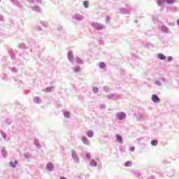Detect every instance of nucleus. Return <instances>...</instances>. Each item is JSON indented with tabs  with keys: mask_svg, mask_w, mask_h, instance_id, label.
<instances>
[{
	"mask_svg": "<svg viewBox=\"0 0 179 179\" xmlns=\"http://www.w3.org/2000/svg\"><path fill=\"white\" fill-rule=\"evenodd\" d=\"M177 0H158L157 5L158 6H162V5L167 4V5H173V3H176Z\"/></svg>",
	"mask_w": 179,
	"mask_h": 179,
	"instance_id": "f257e3e1",
	"label": "nucleus"
},
{
	"mask_svg": "<svg viewBox=\"0 0 179 179\" xmlns=\"http://www.w3.org/2000/svg\"><path fill=\"white\" fill-rule=\"evenodd\" d=\"M90 24L94 29H95V30H97L98 31H100V30L106 29V26L99 22H91Z\"/></svg>",
	"mask_w": 179,
	"mask_h": 179,
	"instance_id": "f03ea898",
	"label": "nucleus"
},
{
	"mask_svg": "<svg viewBox=\"0 0 179 179\" xmlns=\"http://www.w3.org/2000/svg\"><path fill=\"white\" fill-rule=\"evenodd\" d=\"M132 12V8L129 7L128 8H120V13L121 15H131Z\"/></svg>",
	"mask_w": 179,
	"mask_h": 179,
	"instance_id": "7ed1b4c3",
	"label": "nucleus"
},
{
	"mask_svg": "<svg viewBox=\"0 0 179 179\" xmlns=\"http://www.w3.org/2000/svg\"><path fill=\"white\" fill-rule=\"evenodd\" d=\"M71 157L74 163L79 164V157H78V154L76 153V151L75 150H71Z\"/></svg>",
	"mask_w": 179,
	"mask_h": 179,
	"instance_id": "20e7f679",
	"label": "nucleus"
},
{
	"mask_svg": "<svg viewBox=\"0 0 179 179\" xmlns=\"http://www.w3.org/2000/svg\"><path fill=\"white\" fill-rule=\"evenodd\" d=\"M116 118L119 121H122L127 118V114L124 112H119L116 113Z\"/></svg>",
	"mask_w": 179,
	"mask_h": 179,
	"instance_id": "39448f33",
	"label": "nucleus"
},
{
	"mask_svg": "<svg viewBox=\"0 0 179 179\" xmlns=\"http://www.w3.org/2000/svg\"><path fill=\"white\" fill-rule=\"evenodd\" d=\"M67 58L71 64H73L75 59H73V52L72 51L68 52Z\"/></svg>",
	"mask_w": 179,
	"mask_h": 179,
	"instance_id": "423d86ee",
	"label": "nucleus"
},
{
	"mask_svg": "<svg viewBox=\"0 0 179 179\" xmlns=\"http://www.w3.org/2000/svg\"><path fill=\"white\" fill-rule=\"evenodd\" d=\"M72 17L73 19H75V20H78V22H81V20L85 19V16L78 13L74 15Z\"/></svg>",
	"mask_w": 179,
	"mask_h": 179,
	"instance_id": "0eeeda50",
	"label": "nucleus"
},
{
	"mask_svg": "<svg viewBox=\"0 0 179 179\" xmlns=\"http://www.w3.org/2000/svg\"><path fill=\"white\" fill-rule=\"evenodd\" d=\"M108 99L112 100H118L120 98V95L117 94H110L107 96Z\"/></svg>",
	"mask_w": 179,
	"mask_h": 179,
	"instance_id": "6e6552de",
	"label": "nucleus"
},
{
	"mask_svg": "<svg viewBox=\"0 0 179 179\" xmlns=\"http://www.w3.org/2000/svg\"><path fill=\"white\" fill-rule=\"evenodd\" d=\"M146 113L143 112L140 113L138 116H137V121H143V120H146Z\"/></svg>",
	"mask_w": 179,
	"mask_h": 179,
	"instance_id": "1a4fd4ad",
	"label": "nucleus"
},
{
	"mask_svg": "<svg viewBox=\"0 0 179 179\" xmlns=\"http://www.w3.org/2000/svg\"><path fill=\"white\" fill-rule=\"evenodd\" d=\"M151 99L153 101V103H159L160 102V99L156 94H152Z\"/></svg>",
	"mask_w": 179,
	"mask_h": 179,
	"instance_id": "9d476101",
	"label": "nucleus"
},
{
	"mask_svg": "<svg viewBox=\"0 0 179 179\" xmlns=\"http://www.w3.org/2000/svg\"><path fill=\"white\" fill-rule=\"evenodd\" d=\"M31 9H32L34 12H37L38 13H41V8H40L38 6H34L31 7Z\"/></svg>",
	"mask_w": 179,
	"mask_h": 179,
	"instance_id": "9b49d317",
	"label": "nucleus"
},
{
	"mask_svg": "<svg viewBox=\"0 0 179 179\" xmlns=\"http://www.w3.org/2000/svg\"><path fill=\"white\" fill-rule=\"evenodd\" d=\"M55 168L54 167V165L51 162H49L46 165V170H48L49 171H52Z\"/></svg>",
	"mask_w": 179,
	"mask_h": 179,
	"instance_id": "f8f14e48",
	"label": "nucleus"
},
{
	"mask_svg": "<svg viewBox=\"0 0 179 179\" xmlns=\"http://www.w3.org/2000/svg\"><path fill=\"white\" fill-rule=\"evenodd\" d=\"M161 31L163 33H166L169 34L170 33V29H169V27H167L166 25H162L161 27Z\"/></svg>",
	"mask_w": 179,
	"mask_h": 179,
	"instance_id": "ddd939ff",
	"label": "nucleus"
},
{
	"mask_svg": "<svg viewBox=\"0 0 179 179\" xmlns=\"http://www.w3.org/2000/svg\"><path fill=\"white\" fill-rule=\"evenodd\" d=\"M167 10H170V12H173V13H176L178 12V8L176 6L168 7Z\"/></svg>",
	"mask_w": 179,
	"mask_h": 179,
	"instance_id": "4468645a",
	"label": "nucleus"
},
{
	"mask_svg": "<svg viewBox=\"0 0 179 179\" xmlns=\"http://www.w3.org/2000/svg\"><path fill=\"white\" fill-rule=\"evenodd\" d=\"M8 54L10 56L11 59H15L16 56L15 55V52H13V49H9L8 50Z\"/></svg>",
	"mask_w": 179,
	"mask_h": 179,
	"instance_id": "2eb2a0df",
	"label": "nucleus"
},
{
	"mask_svg": "<svg viewBox=\"0 0 179 179\" xmlns=\"http://www.w3.org/2000/svg\"><path fill=\"white\" fill-rule=\"evenodd\" d=\"M76 64H78V65H83L84 62L83 60L82 59V58L77 57L76 58Z\"/></svg>",
	"mask_w": 179,
	"mask_h": 179,
	"instance_id": "dca6fc26",
	"label": "nucleus"
},
{
	"mask_svg": "<svg viewBox=\"0 0 179 179\" xmlns=\"http://www.w3.org/2000/svg\"><path fill=\"white\" fill-rule=\"evenodd\" d=\"M116 141L118 142V143H122L123 140H122V136L120 134H116Z\"/></svg>",
	"mask_w": 179,
	"mask_h": 179,
	"instance_id": "f3484780",
	"label": "nucleus"
},
{
	"mask_svg": "<svg viewBox=\"0 0 179 179\" xmlns=\"http://www.w3.org/2000/svg\"><path fill=\"white\" fill-rule=\"evenodd\" d=\"M90 166L91 167H97V162H96L95 159H92L90 163Z\"/></svg>",
	"mask_w": 179,
	"mask_h": 179,
	"instance_id": "a211bd4d",
	"label": "nucleus"
},
{
	"mask_svg": "<svg viewBox=\"0 0 179 179\" xmlns=\"http://www.w3.org/2000/svg\"><path fill=\"white\" fill-rule=\"evenodd\" d=\"M152 20L155 24L159 23V18L156 15H152Z\"/></svg>",
	"mask_w": 179,
	"mask_h": 179,
	"instance_id": "6ab92c4d",
	"label": "nucleus"
},
{
	"mask_svg": "<svg viewBox=\"0 0 179 179\" xmlns=\"http://www.w3.org/2000/svg\"><path fill=\"white\" fill-rule=\"evenodd\" d=\"M157 57L159 59H161V61H165L166 59V55L162 53L158 54Z\"/></svg>",
	"mask_w": 179,
	"mask_h": 179,
	"instance_id": "aec40b11",
	"label": "nucleus"
},
{
	"mask_svg": "<svg viewBox=\"0 0 179 179\" xmlns=\"http://www.w3.org/2000/svg\"><path fill=\"white\" fill-rule=\"evenodd\" d=\"M82 142H83V143L85 145H90V142H89V140H87V138L86 137H83L81 139Z\"/></svg>",
	"mask_w": 179,
	"mask_h": 179,
	"instance_id": "412c9836",
	"label": "nucleus"
},
{
	"mask_svg": "<svg viewBox=\"0 0 179 179\" xmlns=\"http://www.w3.org/2000/svg\"><path fill=\"white\" fill-rule=\"evenodd\" d=\"M17 165V161L10 162V167H12V169H15Z\"/></svg>",
	"mask_w": 179,
	"mask_h": 179,
	"instance_id": "4be33fe9",
	"label": "nucleus"
},
{
	"mask_svg": "<svg viewBox=\"0 0 179 179\" xmlns=\"http://www.w3.org/2000/svg\"><path fill=\"white\" fill-rule=\"evenodd\" d=\"M55 87L52 86V87H48L45 88V92L47 93H51V92H52L53 89H55Z\"/></svg>",
	"mask_w": 179,
	"mask_h": 179,
	"instance_id": "5701e85b",
	"label": "nucleus"
},
{
	"mask_svg": "<svg viewBox=\"0 0 179 179\" xmlns=\"http://www.w3.org/2000/svg\"><path fill=\"white\" fill-rule=\"evenodd\" d=\"M1 155L3 158L8 157V152H6V150H5V149L1 150Z\"/></svg>",
	"mask_w": 179,
	"mask_h": 179,
	"instance_id": "b1692460",
	"label": "nucleus"
},
{
	"mask_svg": "<svg viewBox=\"0 0 179 179\" xmlns=\"http://www.w3.org/2000/svg\"><path fill=\"white\" fill-rule=\"evenodd\" d=\"M24 157L27 160H29V159H31V154H30V152H27V153L24 154Z\"/></svg>",
	"mask_w": 179,
	"mask_h": 179,
	"instance_id": "393cba45",
	"label": "nucleus"
},
{
	"mask_svg": "<svg viewBox=\"0 0 179 179\" xmlns=\"http://www.w3.org/2000/svg\"><path fill=\"white\" fill-rule=\"evenodd\" d=\"M73 71L76 73H78L80 72V67L79 66H77L75 68H73Z\"/></svg>",
	"mask_w": 179,
	"mask_h": 179,
	"instance_id": "a878e982",
	"label": "nucleus"
},
{
	"mask_svg": "<svg viewBox=\"0 0 179 179\" xmlns=\"http://www.w3.org/2000/svg\"><path fill=\"white\" fill-rule=\"evenodd\" d=\"M94 135V133L93 132V131H89L87 132V136H88V138H93Z\"/></svg>",
	"mask_w": 179,
	"mask_h": 179,
	"instance_id": "bb28decb",
	"label": "nucleus"
},
{
	"mask_svg": "<svg viewBox=\"0 0 179 179\" xmlns=\"http://www.w3.org/2000/svg\"><path fill=\"white\" fill-rule=\"evenodd\" d=\"M85 157L89 161L92 160V155L90 154V152L85 153Z\"/></svg>",
	"mask_w": 179,
	"mask_h": 179,
	"instance_id": "cd10ccee",
	"label": "nucleus"
},
{
	"mask_svg": "<svg viewBox=\"0 0 179 179\" xmlns=\"http://www.w3.org/2000/svg\"><path fill=\"white\" fill-rule=\"evenodd\" d=\"M41 24H42L43 27H48V22L47 21H41Z\"/></svg>",
	"mask_w": 179,
	"mask_h": 179,
	"instance_id": "c85d7f7f",
	"label": "nucleus"
},
{
	"mask_svg": "<svg viewBox=\"0 0 179 179\" xmlns=\"http://www.w3.org/2000/svg\"><path fill=\"white\" fill-rule=\"evenodd\" d=\"M99 68H100V69H104V68H106V63L100 62L99 63Z\"/></svg>",
	"mask_w": 179,
	"mask_h": 179,
	"instance_id": "c756f323",
	"label": "nucleus"
},
{
	"mask_svg": "<svg viewBox=\"0 0 179 179\" xmlns=\"http://www.w3.org/2000/svg\"><path fill=\"white\" fill-rule=\"evenodd\" d=\"M131 166H132V162H131L127 161L124 164L125 167H131Z\"/></svg>",
	"mask_w": 179,
	"mask_h": 179,
	"instance_id": "7c9ffc66",
	"label": "nucleus"
},
{
	"mask_svg": "<svg viewBox=\"0 0 179 179\" xmlns=\"http://www.w3.org/2000/svg\"><path fill=\"white\" fill-rule=\"evenodd\" d=\"M83 6L87 9L89 8V1H84L83 2Z\"/></svg>",
	"mask_w": 179,
	"mask_h": 179,
	"instance_id": "2f4dec72",
	"label": "nucleus"
},
{
	"mask_svg": "<svg viewBox=\"0 0 179 179\" xmlns=\"http://www.w3.org/2000/svg\"><path fill=\"white\" fill-rule=\"evenodd\" d=\"M154 85H156V86H162V83L159 80H156L154 82Z\"/></svg>",
	"mask_w": 179,
	"mask_h": 179,
	"instance_id": "473e14b6",
	"label": "nucleus"
},
{
	"mask_svg": "<svg viewBox=\"0 0 179 179\" xmlns=\"http://www.w3.org/2000/svg\"><path fill=\"white\" fill-rule=\"evenodd\" d=\"M35 30H36V31H41V30H43V29L41 28V27H40L39 25H36L34 27Z\"/></svg>",
	"mask_w": 179,
	"mask_h": 179,
	"instance_id": "72a5a7b5",
	"label": "nucleus"
},
{
	"mask_svg": "<svg viewBox=\"0 0 179 179\" xmlns=\"http://www.w3.org/2000/svg\"><path fill=\"white\" fill-rule=\"evenodd\" d=\"M159 80H162L164 83H166V78H164L163 76H161L159 77Z\"/></svg>",
	"mask_w": 179,
	"mask_h": 179,
	"instance_id": "f704fd0d",
	"label": "nucleus"
},
{
	"mask_svg": "<svg viewBox=\"0 0 179 179\" xmlns=\"http://www.w3.org/2000/svg\"><path fill=\"white\" fill-rule=\"evenodd\" d=\"M157 141L152 140L151 141V145L152 146H157Z\"/></svg>",
	"mask_w": 179,
	"mask_h": 179,
	"instance_id": "c9c22d12",
	"label": "nucleus"
},
{
	"mask_svg": "<svg viewBox=\"0 0 179 179\" xmlns=\"http://www.w3.org/2000/svg\"><path fill=\"white\" fill-rule=\"evenodd\" d=\"M70 113L69 111H66L64 113V116L66 117V118H69V115H70Z\"/></svg>",
	"mask_w": 179,
	"mask_h": 179,
	"instance_id": "e433bc0d",
	"label": "nucleus"
},
{
	"mask_svg": "<svg viewBox=\"0 0 179 179\" xmlns=\"http://www.w3.org/2000/svg\"><path fill=\"white\" fill-rule=\"evenodd\" d=\"M34 144L35 145V146H36V148H38V149H39L40 144L37 142V140H34Z\"/></svg>",
	"mask_w": 179,
	"mask_h": 179,
	"instance_id": "4c0bfd02",
	"label": "nucleus"
},
{
	"mask_svg": "<svg viewBox=\"0 0 179 179\" xmlns=\"http://www.w3.org/2000/svg\"><path fill=\"white\" fill-rule=\"evenodd\" d=\"M19 48H26V45L24 43H20L18 45Z\"/></svg>",
	"mask_w": 179,
	"mask_h": 179,
	"instance_id": "58836bf2",
	"label": "nucleus"
},
{
	"mask_svg": "<svg viewBox=\"0 0 179 179\" xmlns=\"http://www.w3.org/2000/svg\"><path fill=\"white\" fill-rule=\"evenodd\" d=\"M1 135L3 139H6V134H5L3 131H1Z\"/></svg>",
	"mask_w": 179,
	"mask_h": 179,
	"instance_id": "ea45409f",
	"label": "nucleus"
},
{
	"mask_svg": "<svg viewBox=\"0 0 179 179\" xmlns=\"http://www.w3.org/2000/svg\"><path fill=\"white\" fill-rule=\"evenodd\" d=\"M34 101L35 103H38V101H40V98H38V96H36L34 98Z\"/></svg>",
	"mask_w": 179,
	"mask_h": 179,
	"instance_id": "a19ab883",
	"label": "nucleus"
},
{
	"mask_svg": "<svg viewBox=\"0 0 179 179\" xmlns=\"http://www.w3.org/2000/svg\"><path fill=\"white\" fill-rule=\"evenodd\" d=\"M13 3H15V5L18 6L19 5V1L17 0H10Z\"/></svg>",
	"mask_w": 179,
	"mask_h": 179,
	"instance_id": "79ce46f5",
	"label": "nucleus"
},
{
	"mask_svg": "<svg viewBox=\"0 0 179 179\" xmlns=\"http://www.w3.org/2000/svg\"><path fill=\"white\" fill-rule=\"evenodd\" d=\"M12 72H13L14 73H17V69L13 67L10 69Z\"/></svg>",
	"mask_w": 179,
	"mask_h": 179,
	"instance_id": "37998d69",
	"label": "nucleus"
},
{
	"mask_svg": "<svg viewBox=\"0 0 179 179\" xmlns=\"http://www.w3.org/2000/svg\"><path fill=\"white\" fill-rule=\"evenodd\" d=\"M93 92H94V93H99V88L96 87H94L93 88Z\"/></svg>",
	"mask_w": 179,
	"mask_h": 179,
	"instance_id": "c03bdc74",
	"label": "nucleus"
},
{
	"mask_svg": "<svg viewBox=\"0 0 179 179\" xmlns=\"http://www.w3.org/2000/svg\"><path fill=\"white\" fill-rule=\"evenodd\" d=\"M8 76H6V74H3V80H5L6 82L8 81Z\"/></svg>",
	"mask_w": 179,
	"mask_h": 179,
	"instance_id": "a18cd8bd",
	"label": "nucleus"
},
{
	"mask_svg": "<svg viewBox=\"0 0 179 179\" xmlns=\"http://www.w3.org/2000/svg\"><path fill=\"white\" fill-rule=\"evenodd\" d=\"M103 90H104V92H106V93L110 92V90L108 89V86L103 87Z\"/></svg>",
	"mask_w": 179,
	"mask_h": 179,
	"instance_id": "49530a36",
	"label": "nucleus"
},
{
	"mask_svg": "<svg viewBox=\"0 0 179 179\" xmlns=\"http://www.w3.org/2000/svg\"><path fill=\"white\" fill-rule=\"evenodd\" d=\"M100 108H101V110H106V106L105 104H101V105L100 106Z\"/></svg>",
	"mask_w": 179,
	"mask_h": 179,
	"instance_id": "de8ad7c7",
	"label": "nucleus"
},
{
	"mask_svg": "<svg viewBox=\"0 0 179 179\" xmlns=\"http://www.w3.org/2000/svg\"><path fill=\"white\" fill-rule=\"evenodd\" d=\"M110 15H107L106 18V23H108V22H110Z\"/></svg>",
	"mask_w": 179,
	"mask_h": 179,
	"instance_id": "09e8293b",
	"label": "nucleus"
},
{
	"mask_svg": "<svg viewBox=\"0 0 179 179\" xmlns=\"http://www.w3.org/2000/svg\"><path fill=\"white\" fill-rule=\"evenodd\" d=\"M168 61H169V62H173V57L169 56V57H168Z\"/></svg>",
	"mask_w": 179,
	"mask_h": 179,
	"instance_id": "8fccbe9b",
	"label": "nucleus"
},
{
	"mask_svg": "<svg viewBox=\"0 0 179 179\" xmlns=\"http://www.w3.org/2000/svg\"><path fill=\"white\" fill-rule=\"evenodd\" d=\"M129 150L130 152H135V147H130Z\"/></svg>",
	"mask_w": 179,
	"mask_h": 179,
	"instance_id": "3c124183",
	"label": "nucleus"
},
{
	"mask_svg": "<svg viewBox=\"0 0 179 179\" xmlns=\"http://www.w3.org/2000/svg\"><path fill=\"white\" fill-rule=\"evenodd\" d=\"M29 3H34V0H27Z\"/></svg>",
	"mask_w": 179,
	"mask_h": 179,
	"instance_id": "603ef678",
	"label": "nucleus"
},
{
	"mask_svg": "<svg viewBox=\"0 0 179 179\" xmlns=\"http://www.w3.org/2000/svg\"><path fill=\"white\" fill-rule=\"evenodd\" d=\"M145 47H148L149 48L150 47H152V44L151 43H146Z\"/></svg>",
	"mask_w": 179,
	"mask_h": 179,
	"instance_id": "864d4df0",
	"label": "nucleus"
},
{
	"mask_svg": "<svg viewBox=\"0 0 179 179\" xmlns=\"http://www.w3.org/2000/svg\"><path fill=\"white\" fill-rule=\"evenodd\" d=\"M2 20H3V16L0 15V22H2Z\"/></svg>",
	"mask_w": 179,
	"mask_h": 179,
	"instance_id": "5fc2aeb1",
	"label": "nucleus"
},
{
	"mask_svg": "<svg viewBox=\"0 0 179 179\" xmlns=\"http://www.w3.org/2000/svg\"><path fill=\"white\" fill-rule=\"evenodd\" d=\"M36 2H38V3H42V0H36Z\"/></svg>",
	"mask_w": 179,
	"mask_h": 179,
	"instance_id": "6e6d98bb",
	"label": "nucleus"
},
{
	"mask_svg": "<svg viewBox=\"0 0 179 179\" xmlns=\"http://www.w3.org/2000/svg\"><path fill=\"white\" fill-rule=\"evenodd\" d=\"M148 179H155V178L153 176H151V177L148 178Z\"/></svg>",
	"mask_w": 179,
	"mask_h": 179,
	"instance_id": "4d7b16f0",
	"label": "nucleus"
},
{
	"mask_svg": "<svg viewBox=\"0 0 179 179\" xmlns=\"http://www.w3.org/2000/svg\"><path fill=\"white\" fill-rule=\"evenodd\" d=\"M134 23H138V20H136L134 21Z\"/></svg>",
	"mask_w": 179,
	"mask_h": 179,
	"instance_id": "13d9d810",
	"label": "nucleus"
},
{
	"mask_svg": "<svg viewBox=\"0 0 179 179\" xmlns=\"http://www.w3.org/2000/svg\"><path fill=\"white\" fill-rule=\"evenodd\" d=\"M20 83H22V81H20V83H18V85H20Z\"/></svg>",
	"mask_w": 179,
	"mask_h": 179,
	"instance_id": "bf43d9fd",
	"label": "nucleus"
},
{
	"mask_svg": "<svg viewBox=\"0 0 179 179\" xmlns=\"http://www.w3.org/2000/svg\"><path fill=\"white\" fill-rule=\"evenodd\" d=\"M105 138H108V136H105Z\"/></svg>",
	"mask_w": 179,
	"mask_h": 179,
	"instance_id": "052dcab7",
	"label": "nucleus"
},
{
	"mask_svg": "<svg viewBox=\"0 0 179 179\" xmlns=\"http://www.w3.org/2000/svg\"><path fill=\"white\" fill-rule=\"evenodd\" d=\"M0 43H1V40H0Z\"/></svg>",
	"mask_w": 179,
	"mask_h": 179,
	"instance_id": "680f3d73",
	"label": "nucleus"
}]
</instances>
